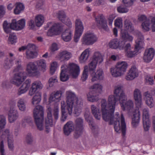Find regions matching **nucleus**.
<instances>
[{"label": "nucleus", "mask_w": 155, "mask_h": 155, "mask_svg": "<svg viewBox=\"0 0 155 155\" xmlns=\"http://www.w3.org/2000/svg\"><path fill=\"white\" fill-rule=\"evenodd\" d=\"M114 95H110L108 97V104L106 101L102 99L101 101V111L103 119L105 121H109V125L113 124L115 130L118 132L121 129L122 134L125 135L126 124L122 114L120 116L118 112L114 115L116 103L119 101L122 103L127 99L123 86L118 85L114 87Z\"/></svg>", "instance_id": "nucleus-1"}, {"label": "nucleus", "mask_w": 155, "mask_h": 155, "mask_svg": "<svg viewBox=\"0 0 155 155\" xmlns=\"http://www.w3.org/2000/svg\"><path fill=\"white\" fill-rule=\"evenodd\" d=\"M61 68L60 78L62 81H65L68 79L69 74H71L74 78L77 77L80 73L79 66L73 63H70L68 66L65 65H62Z\"/></svg>", "instance_id": "nucleus-2"}, {"label": "nucleus", "mask_w": 155, "mask_h": 155, "mask_svg": "<svg viewBox=\"0 0 155 155\" xmlns=\"http://www.w3.org/2000/svg\"><path fill=\"white\" fill-rule=\"evenodd\" d=\"M33 116L35 123L38 129L40 130L43 129V120L44 119V110L42 106L38 105L34 108Z\"/></svg>", "instance_id": "nucleus-3"}, {"label": "nucleus", "mask_w": 155, "mask_h": 155, "mask_svg": "<svg viewBox=\"0 0 155 155\" xmlns=\"http://www.w3.org/2000/svg\"><path fill=\"white\" fill-rule=\"evenodd\" d=\"M127 66V63L125 62H118L115 67L110 68L112 75L115 77L121 76L126 71Z\"/></svg>", "instance_id": "nucleus-4"}, {"label": "nucleus", "mask_w": 155, "mask_h": 155, "mask_svg": "<svg viewBox=\"0 0 155 155\" xmlns=\"http://www.w3.org/2000/svg\"><path fill=\"white\" fill-rule=\"evenodd\" d=\"M143 40V36L139 32V36L135 41L136 45L134 50H130L126 52V56L127 57L133 58L137 54V53L139 50L143 48L144 44Z\"/></svg>", "instance_id": "nucleus-5"}, {"label": "nucleus", "mask_w": 155, "mask_h": 155, "mask_svg": "<svg viewBox=\"0 0 155 155\" xmlns=\"http://www.w3.org/2000/svg\"><path fill=\"white\" fill-rule=\"evenodd\" d=\"M66 97L67 108L69 114L71 115L72 112V108L74 101L78 98L74 93L70 91H67L66 93Z\"/></svg>", "instance_id": "nucleus-6"}, {"label": "nucleus", "mask_w": 155, "mask_h": 155, "mask_svg": "<svg viewBox=\"0 0 155 155\" xmlns=\"http://www.w3.org/2000/svg\"><path fill=\"white\" fill-rule=\"evenodd\" d=\"M97 36L94 33L88 31L83 35L81 41L83 44L91 45L97 41Z\"/></svg>", "instance_id": "nucleus-7"}, {"label": "nucleus", "mask_w": 155, "mask_h": 155, "mask_svg": "<svg viewBox=\"0 0 155 155\" xmlns=\"http://www.w3.org/2000/svg\"><path fill=\"white\" fill-rule=\"evenodd\" d=\"M83 119L81 117L76 118L75 120V131L74 137L78 138L82 134L83 127Z\"/></svg>", "instance_id": "nucleus-8"}, {"label": "nucleus", "mask_w": 155, "mask_h": 155, "mask_svg": "<svg viewBox=\"0 0 155 155\" xmlns=\"http://www.w3.org/2000/svg\"><path fill=\"white\" fill-rule=\"evenodd\" d=\"M142 117L144 130L145 131H148L150 127V114L149 110L148 108H144L142 110Z\"/></svg>", "instance_id": "nucleus-9"}, {"label": "nucleus", "mask_w": 155, "mask_h": 155, "mask_svg": "<svg viewBox=\"0 0 155 155\" xmlns=\"http://www.w3.org/2000/svg\"><path fill=\"white\" fill-rule=\"evenodd\" d=\"M97 25L99 29H103L105 31L109 30L106 20L103 14L98 15L95 18Z\"/></svg>", "instance_id": "nucleus-10"}, {"label": "nucleus", "mask_w": 155, "mask_h": 155, "mask_svg": "<svg viewBox=\"0 0 155 155\" xmlns=\"http://www.w3.org/2000/svg\"><path fill=\"white\" fill-rule=\"evenodd\" d=\"M35 62H30L27 65L26 71L30 76L38 77L40 75L37 66Z\"/></svg>", "instance_id": "nucleus-11"}, {"label": "nucleus", "mask_w": 155, "mask_h": 155, "mask_svg": "<svg viewBox=\"0 0 155 155\" xmlns=\"http://www.w3.org/2000/svg\"><path fill=\"white\" fill-rule=\"evenodd\" d=\"M155 94V89H151L150 91H147L143 94L144 99L145 101L146 104L150 108L152 107L153 106L154 100L153 96Z\"/></svg>", "instance_id": "nucleus-12"}, {"label": "nucleus", "mask_w": 155, "mask_h": 155, "mask_svg": "<svg viewBox=\"0 0 155 155\" xmlns=\"http://www.w3.org/2000/svg\"><path fill=\"white\" fill-rule=\"evenodd\" d=\"M84 27L82 23L79 19H77L75 21V31L74 37V41L77 42L83 31Z\"/></svg>", "instance_id": "nucleus-13"}, {"label": "nucleus", "mask_w": 155, "mask_h": 155, "mask_svg": "<svg viewBox=\"0 0 155 155\" xmlns=\"http://www.w3.org/2000/svg\"><path fill=\"white\" fill-rule=\"evenodd\" d=\"M133 95L136 107L138 109H141L143 106L141 91L139 89L136 88L134 91Z\"/></svg>", "instance_id": "nucleus-14"}, {"label": "nucleus", "mask_w": 155, "mask_h": 155, "mask_svg": "<svg viewBox=\"0 0 155 155\" xmlns=\"http://www.w3.org/2000/svg\"><path fill=\"white\" fill-rule=\"evenodd\" d=\"M26 73L24 71L15 74L13 78L11 81V83L19 86L26 78Z\"/></svg>", "instance_id": "nucleus-15"}, {"label": "nucleus", "mask_w": 155, "mask_h": 155, "mask_svg": "<svg viewBox=\"0 0 155 155\" xmlns=\"http://www.w3.org/2000/svg\"><path fill=\"white\" fill-rule=\"evenodd\" d=\"M1 138L4 140L7 139L9 148L10 149H13L14 147L13 136L9 130L6 129L2 132Z\"/></svg>", "instance_id": "nucleus-16"}, {"label": "nucleus", "mask_w": 155, "mask_h": 155, "mask_svg": "<svg viewBox=\"0 0 155 155\" xmlns=\"http://www.w3.org/2000/svg\"><path fill=\"white\" fill-rule=\"evenodd\" d=\"M28 49L26 52V57L28 59H33L37 56L36 51V47L33 44L29 43L27 45Z\"/></svg>", "instance_id": "nucleus-17"}, {"label": "nucleus", "mask_w": 155, "mask_h": 155, "mask_svg": "<svg viewBox=\"0 0 155 155\" xmlns=\"http://www.w3.org/2000/svg\"><path fill=\"white\" fill-rule=\"evenodd\" d=\"M73 104L74 106V116L77 117L81 114L83 105V102L82 99L81 98H77Z\"/></svg>", "instance_id": "nucleus-18"}, {"label": "nucleus", "mask_w": 155, "mask_h": 155, "mask_svg": "<svg viewBox=\"0 0 155 155\" xmlns=\"http://www.w3.org/2000/svg\"><path fill=\"white\" fill-rule=\"evenodd\" d=\"M47 112V117L46 118L45 121V131L47 133H48L50 130V127L52 126L53 120L51 108L49 107Z\"/></svg>", "instance_id": "nucleus-19"}, {"label": "nucleus", "mask_w": 155, "mask_h": 155, "mask_svg": "<svg viewBox=\"0 0 155 155\" xmlns=\"http://www.w3.org/2000/svg\"><path fill=\"white\" fill-rule=\"evenodd\" d=\"M25 20L24 19H20L17 21L15 19L12 21V26L14 30L18 31L22 29L25 26Z\"/></svg>", "instance_id": "nucleus-20"}, {"label": "nucleus", "mask_w": 155, "mask_h": 155, "mask_svg": "<svg viewBox=\"0 0 155 155\" xmlns=\"http://www.w3.org/2000/svg\"><path fill=\"white\" fill-rule=\"evenodd\" d=\"M58 17L59 20L69 27L72 26V24L70 19L66 18L65 12L63 11H59L58 13Z\"/></svg>", "instance_id": "nucleus-21"}, {"label": "nucleus", "mask_w": 155, "mask_h": 155, "mask_svg": "<svg viewBox=\"0 0 155 155\" xmlns=\"http://www.w3.org/2000/svg\"><path fill=\"white\" fill-rule=\"evenodd\" d=\"M138 74V71L136 67L135 66H133L129 71L125 78L128 81L132 80L137 77Z\"/></svg>", "instance_id": "nucleus-22"}, {"label": "nucleus", "mask_w": 155, "mask_h": 155, "mask_svg": "<svg viewBox=\"0 0 155 155\" xmlns=\"http://www.w3.org/2000/svg\"><path fill=\"white\" fill-rule=\"evenodd\" d=\"M154 54V50L152 48L146 50L143 57L144 61L147 63L153 59Z\"/></svg>", "instance_id": "nucleus-23"}, {"label": "nucleus", "mask_w": 155, "mask_h": 155, "mask_svg": "<svg viewBox=\"0 0 155 155\" xmlns=\"http://www.w3.org/2000/svg\"><path fill=\"white\" fill-rule=\"evenodd\" d=\"M124 44V41H121L117 38H115L110 41L108 45L110 48L114 49H117L120 47H123Z\"/></svg>", "instance_id": "nucleus-24"}, {"label": "nucleus", "mask_w": 155, "mask_h": 155, "mask_svg": "<svg viewBox=\"0 0 155 155\" xmlns=\"http://www.w3.org/2000/svg\"><path fill=\"white\" fill-rule=\"evenodd\" d=\"M140 110L138 109L133 114L131 122L132 126L133 128H136L139 124L140 116Z\"/></svg>", "instance_id": "nucleus-25"}, {"label": "nucleus", "mask_w": 155, "mask_h": 155, "mask_svg": "<svg viewBox=\"0 0 155 155\" xmlns=\"http://www.w3.org/2000/svg\"><path fill=\"white\" fill-rule=\"evenodd\" d=\"M43 85L41 82L39 81H36L32 84V86L29 92L30 96L33 95L38 90L42 89Z\"/></svg>", "instance_id": "nucleus-26"}, {"label": "nucleus", "mask_w": 155, "mask_h": 155, "mask_svg": "<svg viewBox=\"0 0 155 155\" xmlns=\"http://www.w3.org/2000/svg\"><path fill=\"white\" fill-rule=\"evenodd\" d=\"M91 73V81L94 82L98 80H102L104 78V73L102 70L99 69L96 72L92 71Z\"/></svg>", "instance_id": "nucleus-27"}, {"label": "nucleus", "mask_w": 155, "mask_h": 155, "mask_svg": "<svg viewBox=\"0 0 155 155\" xmlns=\"http://www.w3.org/2000/svg\"><path fill=\"white\" fill-rule=\"evenodd\" d=\"M61 30V27L59 24H55L49 29L47 34L48 36H50L57 35Z\"/></svg>", "instance_id": "nucleus-28"}, {"label": "nucleus", "mask_w": 155, "mask_h": 155, "mask_svg": "<svg viewBox=\"0 0 155 155\" xmlns=\"http://www.w3.org/2000/svg\"><path fill=\"white\" fill-rule=\"evenodd\" d=\"M75 128L74 127L73 122L71 121L67 122L64 126L63 131L64 134L66 136H68L73 131Z\"/></svg>", "instance_id": "nucleus-29"}, {"label": "nucleus", "mask_w": 155, "mask_h": 155, "mask_svg": "<svg viewBox=\"0 0 155 155\" xmlns=\"http://www.w3.org/2000/svg\"><path fill=\"white\" fill-rule=\"evenodd\" d=\"M71 53L66 50L61 51L58 55V58L61 61H68L71 58Z\"/></svg>", "instance_id": "nucleus-30"}, {"label": "nucleus", "mask_w": 155, "mask_h": 155, "mask_svg": "<svg viewBox=\"0 0 155 155\" xmlns=\"http://www.w3.org/2000/svg\"><path fill=\"white\" fill-rule=\"evenodd\" d=\"M19 114L17 110L11 109L8 114V119L10 123H13L17 120Z\"/></svg>", "instance_id": "nucleus-31"}, {"label": "nucleus", "mask_w": 155, "mask_h": 155, "mask_svg": "<svg viewBox=\"0 0 155 155\" xmlns=\"http://www.w3.org/2000/svg\"><path fill=\"white\" fill-rule=\"evenodd\" d=\"M126 100L122 103H120L121 107L123 110H132L134 108V104L133 102L131 100H128L126 102Z\"/></svg>", "instance_id": "nucleus-32"}, {"label": "nucleus", "mask_w": 155, "mask_h": 155, "mask_svg": "<svg viewBox=\"0 0 155 155\" xmlns=\"http://www.w3.org/2000/svg\"><path fill=\"white\" fill-rule=\"evenodd\" d=\"M87 100L91 102H97L99 99V94L98 93L91 91L87 94Z\"/></svg>", "instance_id": "nucleus-33"}, {"label": "nucleus", "mask_w": 155, "mask_h": 155, "mask_svg": "<svg viewBox=\"0 0 155 155\" xmlns=\"http://www.w3.org/2000/svg\"><path fill=\"white\" fill-rule=\"evenodd\" d=\"M72 34V32L70 29H66L62 33V38L65 41H69L71 39Z\"/></svg>", "instance_id": "nucleus-34"}, {"label": "nucleus", "mask_w": 155, "mask_h": 155, "mask_svg": "<svg viewBox=\"0 0 155 155\" xmlns=\"http://www.w3.org/2000/svg\"><path fill=\"white\" fill-rule=\"evenodd\" d=\"M66 104L64 101H62L61 102V120L64 122L67 119L68 116V113L65 110Z\"/></svg>", "instance_id": "nucleus-35"}, {"label": "nucleus", "mask_w": 155, "mask_h": 155, "mask_svg": "<svg viewBox=\"0 0 155 155\" xmlns=\"http://www.w3.org/2000/svg\"><path fill=\"white\" fill-rule=\"evenodd\" d=\"M15 7L14 10V13L15 15H18L22 12L25 9L24 5L20 2H16L15 4Z\"/></svg>", "instance_id": "nucleus-36"}, {"label": "nucleus", "mask_w": 155, "mask_h": 155, "mask_svg": "<svg viewBox=\"0 0 155 155\" xmlns=\"http://www.w3.org/2000/svg\"><path fill=\"white\" fill-rule=\"evenodd\" d=\"M61 95V92L60 91L52 93L50 95L49 100L52 101H58L60 99Z\"/></svg>", "instance_id": "nucleus-37"}, {"label": "nucleus", "mask_w": 155, "mask_h": 155, "mask_svg": "<svg viewBox=\"0 0 155 155\" xmlns=\"http://www.w3.org/2000/svg\"><path fill=\"white\" fill-rule=\"evenodd\" d=\"M102 88V86L99 83L94 84L90 87V89L91 90V91L98 93L99 94L101 92Z\"/></svg>", "instance_id": "nucleus-38"}, {"label": "nucleus", "mask_w": 155, "mask_h": 155, "mask_svg": "<svg viewBox=\"0 0 155 155\" xmlns=\"http://www.w3.org/2000/svg\"><path fill=\"white\" fill-rule=\"evenodd\" d=\"M91 109L92 114L95 118L99 120L101 118V112L98 108L94 105L91 106Z\"/></svg>", "instance_id": "nucleus-39"}, {"label": "nucleus", "mask_w": 155, "mask_h": 155, "mask_svg": "<svg viewBox=\"0 0 155 155\" xmlns=\"http://www.w3.org/2000/svg\"><path fill=\"white\" fill-rule=\"evenodd\" d=\"M120 37L123 41H132L133 39V37L129 35L128 33L125 30H122L121 32Z\"/></svg>", "instance_id": "nucleus-40"}, {"label": "nucleus", "mask_w": 155, "mask_h": 155, "mask_svg": "<svg viewBox=\"0 0 155 155\" xmlns=\"http://www.w3.org/2000/svg\"><path fill=\"white\" fill-rule=\"evenodd\" d=\"M92 60L97 63L100 64L103 61V57L100 52H96L94 54Z\"/></svg>", "instance_id": "nucleus-41"}, {"label": "nucleus", "mask_w": 155, "mask_h": 155, "mask_svg": "<svg viewBox=\"0 0 155 155\" xmlns=\"http://www.w3.org/2000/svg\"><path fill=\"white\" fill-rule=\"evenodd\" d=\"M124 27L125 30L129 32L134 30V28L132 22L129 20L126 19L124 22Z\"/></svg>", "instance_id": "nucleus-42"}, {"label": "nucleus", "mask_w": 155, "mask_h": 155, "mask_svg": "<svg viewBox=\"0 0 155 155\" xmlns=\"http://www.w3.org/2000/svg\"><path fill=\"white\" fill-rule=\"evenodd\" d=\"M35 63L37 64V66L42 71L45 72L46 70V64L45 60L40 59L35 61Z\"/></svg>", "instance_id": "nucleus-43"}, {"label": "nucleus", "mask_w": 155, "mask_h": 155, "mask_svg": "<svg viewBox=\"0 0 155 155\" xmlns=\"http://www.w3.org/2000/svg\"><path fill=\"white\" fill-rule=\"evenodd\" d=\"M89 56V50L86 49L81 54L79 58V61L81 63H83L87 59Z\"/></svg>", "instance_id": "nucleus-44"}, {"label": "nucleus", "mask_w": 155, "mask_h": 155, "mask_svg": "<svg viewBox=\"0 0 155 155\" xmlns=\"http://www.w3.org/2000/svg\"><path fill=\"white\" fill-rule=\"evenodd\" d=\"M3 27L4 31L7 34L10 32L11 29H13V27L12 26V22L8 23L6 21H4L3 23Z\"/></svg>", "instance_id": "nucleus-45"}, {"label": "nucleus", "mask_w": 155, "mask_h": 155, "mask_svg": "<svg viewBox=\"0 0 155 155\" xmlns=\"http://www.w3.org/2000/svg\"><path fill=\"white\" fill-rule=\"evenodd\" d=\"M35 21L36 26L38 27H40L44 22V18L41 15H37L35 18Z\"/></svg>", "instance_id": "nucleus-46"}, {"label": "nucleus", "mask_w": 155, "mask_h": 155, "mask_svg": "<svg viewBox=\"0 0 155 155\" xmlns=\"http://www.w3.org/2000/svg\"><path fill=\"white\" fill-rule=\"evenodd\" d=\"M17 106L19 109L21 111H25L26 110L25 103L23 99H20L17 102Z\"/></svg>", "instance_id": "nucleus-47"}, {"label": "nucleus", "mask_w": 155, "mask_h": 155, "mask_svg": "<svg viewBox=\"0 0 155 155\" xmlns=\"http://www.w3.org/2000/svg\"><path fill=\"white\" fill-rule=\"evenodd\" d=\"M150 23L149 20H147L142 23L141 26L143 30L148 31L150 29Z\"/></svg>", "instance_id": "nucleus-48"}, {"label": "nucleus", "mask_w": 155, "mask_h": 155, "mask_svg": "<svg viewBox=\"0 0 155 155\" xmlns=\"http://www.w3.org/2000/svg\"><path fill=\"white\" fill-rule=\"evenodd\" d=\"M41 99V96L40 93H37L32 99V103L34 105L38 104L40 102Z\"/></svg>", "instance_id": "nucleus-49"}, {"label": "nucleus", "mask_w": 155, "mask_h": 155, "mask_svg": "<svg viewBox=\"0 0 155 155\" xmlns=\"http://www.w3.org/2000/svg\"><path fill=\"white\" fill-rule=\"evenodd\" d=\"M52 114L54 120H57L59 117V107L57 106H55L52 111Z\"/></svg>", "instance_id": "nucleus-50"}, {"label": "nucleus", "mask_w": 155, "mask_h": 155, "mask_svg": "<svg viewBox=\"0 0 155 155\" xmlns=\"http://www.w3.org/2000/svg\"><path fill=\"white\" fill-rule=\"evenodd\" d=\"M88 66H86L84 67V69L81 77V80L83 81H85L87 79L88 76Z\"/></svg>", "instance_id": "nucleus-51"}, {"label": "nucleus", "mask_w": 155, "mask_h": 155, "mask_svg": "<svg viewBox=\"0 0 155 155\" xmlns=\"http://www.w3.org/2000/svg\"><path fill=\"white\" fill-rule=\"evenodd\" d=\"M22 122L23 124L28 123L31 125L33 124V120L31 117L26 116L22 119Z\"/></svg>", "instance_id": "nucleus-52"}, {"label": "nucleus", "mask_w": 155, "mask_h": 155, "mask_svg": "<svg viewBox=\"0 0 155 155\" xmlns=\"http://www.w3.org/2000/svg\"><path fill=\"white\" fill-rule=\"evenodd\" d=\"M25 141L28 144H32L33 141V137L31 134L28 133L27 135L25 138Z\"/></svg>", "instance_id": "nucleus-53"}, {"label": "nucleus", "mask_w": 155, "mask_h": 155, "mask_svg": "<svg viewBox=\"0 0 155 155\" xmlns=\"http://www.w3.org/2000/svg\"><path fill=\"white\" fill-rule=\"evenodd\" d=\"M117 12L120 13H124L127 12L129 9L125 7L124 5H120L117 7Z\"/></svg>", "instance_id": "nucleus-54"}, {"label": "nucleus", "mask_w": 155, "mask_h": 155, "mask_svg": "<svg viewBox=\"0 0 155 155\" xmlns=\"http://www.w3.org/2000/svg\"><path fill=\"white\" fill-rule=\"evenodd\" d=\"M31 82V81L30 79H27L21 87L27 91L30 86Z\"/></svg>", "instance_id": "nucleus-55"}, {"label": "nucleus", "mask_w": 155, "mask_h": 155, "mask_svg": "<svg viewBox=\"0 0 155 155\" xmlns=\"http://www.w3.org/2000/svg\"><path fill=\"white\" fill-rule=\"evenodd\" d=\"M85 120L89 123V125H91L92 127H94V124L93 123V119L91 116L85 114L84 115Z\"/></svg>", "instance_id": "nucleus-56"}, {"label": "nucleus", "mask_w": 155, "mask_h": 155, "mask_svg": "<svg viewBox=\"0 0 155 155\" xmlns=\"http://www.w3.org/2000/svg\"><path fill=\"white\" fill-rule=\"evenodd\" d=\"M57 63L56 62H54L51 64L50 69V73L53 74L55 72L57 68Z\"/></svg>", "instance_id": "nucleus-57"}, {"label": "nucleus", "mask_w": 155, "mask_h": 155, "mask_svg": "<svg viewBox=\"0 0 155 155\" xmlns=\"http://www.w3.org/2000/svg\"><path fill=\"white\" fill-rule=\"evenodd\" d=\"M125 42L124 41V44L123 45V47H120V49H124L126 52L130 50L131 48L130 44V43H127L125 45Z\"/></svg>", "instance_id": "nucleus-58"}, {"label": "nucleus", "mask_w": 155, "mask_h": 155, "mask_svg": "<svg viewBox=\"0 0 155 155\" xmlns=\"http://www.w3.org/2000/svg\"><path fill=\"white\" fill-rule=\"evenodd\" d=\"M17 39V37L15 35L10 34L8 38V41L11 44H13L16 42Z\"/></svg>", "instance_id": "nucleus-59"}, {"label": "nucleus", "mask_w": 155, "mask_h": 155, "mask_svg": "<svg viewBox=\"0 0 155 155\" xmlns=\"http://www.w3.org/2000/svg\"><path fill=\"white\" fill-rule=\"evenodd\" d=\"M114 25L116 27H120L122 26V19L121 18H117L115 20Z\"/></svg>", "instance_id": "nucleus-60"}, {"label": "nucleus", "mask_w": 155, "mask_h": 155, "mask_svg": "<svg viewBox=\"0 0 155 155\" xmlns=\"http://www.w3.org/2000/svg\"><path fill=\"white\" fill-rule=\"evenodd\" d=\"M21 61L20 59H17L15 61V64L17 65V68L15 69V71H18L22 69V68L21 65Z\"/></svg>", "instance_id": "nucleus-61"}, {"label": "nucleus", "mask_w": 155, "mask_h": 155, "mask_svg": "<svg viewBox=\"0 0 155 155\" xmlns=\"http://www.w3.org/2000/svg\"><path fill=\"white\" fill-rule=\"evenodd\" d=\"M97 63L92 60L89 64V68L90 71H93L96 68Z\"/></svg>", "instance_id": "nucleus-62"}, {"label": "nucleus", "mask_w": 155, "mask_h": 155, "mask_svg": "<svg viewBox=\"0 0 155 155\" xmlns=\"http://www.w3.org/2000/svg\"><path fill=\"white\" fill-rule=\"evenodd\" d=\"M105 0H94L93 5L94 6H99L104 5Z\"/></svg>", "instance_id": "nucleus-63"}, {"label": "nucleus", "mask_w": 155, "mask_h": 155, "mask_svg": "<svg viewBox=\"0 0 155 155\" xmlns=\"http://www.w3.org/2000/svg\"><path fill=\"white\" fill-rule=\"evenodd\" d=\"M116 17V16L114 14H112L109 15L107 18L108 22V25L109 26L112 25L113 21Z\"/></svg>", "instance_id": "nucleus-64"}]
</instances>
